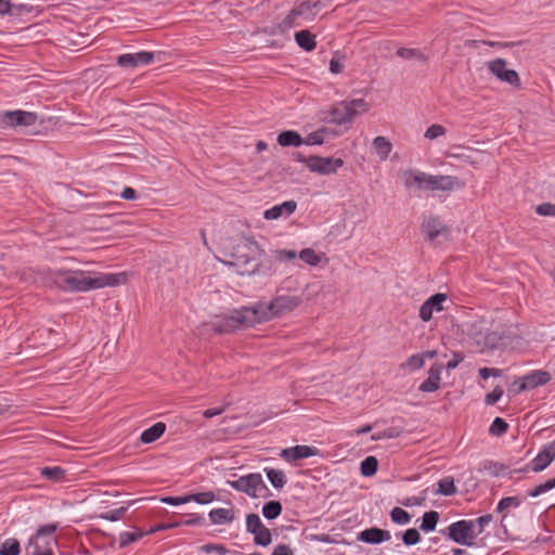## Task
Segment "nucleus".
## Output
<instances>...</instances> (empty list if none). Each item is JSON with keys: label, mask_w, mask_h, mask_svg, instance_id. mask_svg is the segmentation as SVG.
Masks as SVG:
<instances>
[{"label": "nucleus", "mask_w": 555, "mask_h": 555, "mask_svg": "<svg viewBox=\"0 0 555 555\" xmlns=\"http://www.w3.org/2000/svg\"><path fill=\"white\" fill-rule=\"evenodd\" d=\"M463 186L464 182H462L456 177L443 175L434 176L427 173V182L425 190L449 192L462 189Z\"/></svg>", "instance_id": "10"}, {"label": "nucleus", "mask_w": 555, "mask_h": 555, "mask_svg": "<svg viewBox=\"0 0 555 555\" xmlns=\"http://www.w3.org/2000/svg\"><path fill=\"white\" fill-rule=\"evenodd\" d=\"M209 519L212 524L222 525L232 522L234 511L232 508H215L209 512Z\"/></svg>", "instance_id": "22"}, {"label": "nucleus", "mask_w": 555, "mask_h": 555, "mask_svg": "<svg viewBox=\"0 0 555 555\" xmlns=\"http://www.w3.org/2000/svg\"><path fill=\"white\" fill-rule=\"evenodd\" d=\"M278 143L281 146H300L304 144V139L300 134L293 130L282 131L278 135Z\"/></svg>", "instance_id": "23"}, {"label": "nucleus", "mask_w": 555, "mask_h": 555, "mask_svg": "<svg viewBox=\"0 0 555 555\" xmlns=\"http://www.w3.org/2000/svg\"><path fill=\"white\" fill-rule=\"evenodd\" d=\"M282 513V505L279 501H270L262 507V515L267 519H275Z\"/></svg>", "instance_id": "32"}, {"label": "nucleus", "mask_w": 555, "mask_h": 555, "mask_svg": "<svg viewBox=\"0 0 555 555\" xmlns=\"http://www.w3.org/2000/svg\"><path fill=\"white\" fill-rule=\"evenodd\" d=\"M441 365H434L428 371V377L420 385V390L424 392L436 391L440 384Z\"/></svg>", "instance_id": "19"}, {"label": "nucleus", "mask_w": 555, "mask_h": 555, "mask_svg": "<svg viewBox=\"0 0 555 555\" xmlns=\"http://www.w3.org/2000/svg\"><path fill=\"white\" fill-rule=\"evenodd\" d=\"M225 408L227 406L224 405L221 408L207 409L206 411H204L203 415L206 418H210V417H214V416H217V415H220L221 413H223L225 411Z\"/></svg>", "instance_id": "63"}, {"label": "nucleus", "mask_w": 555, "mask_h": 555, "mask_svg": "<svg viewBox=\"0 0 555 555\" xmlns=\"http://www.w3.org/2000/svg\"><path fill=\"white\" fill-rule=\"evenodd\" d=\"M424 366V357L420 353L412 354L406 359L405 362L401 363L400 367L402 370L416 371Z\"/></svg>", "instance_id": "35"}, {"label": "nucleus", "mask_w": 555, "mask_h": 555, "mask_svg": "<svg viewBox=\"0 0 555 555\" xmlns=\"http://www.w3.org/2000/svg\"><path fill=\"white\" fill-rule=\"evenodd\" d=\"M434 312L435 310L430 307V305L427 301H425L420 308V318L424 322H428L433 318Z\"/></svg>", "instance_id": "56"}, {"label": "nucleus", "mask_w": 555, "mask_h": 555, "mask_svg": "<svg viewBox=\"0 0 555 555\" xmlns=\"http://www.w3.org/2000/svg\"><path fill=\"white\" fill-rule=\"evenodd\" d=\"M264 472L267 474L269 481L275 489L284 488V486L287 482V478L283 470L267 467L264 468Z\"/></svg>", "instance_id": "26"}, {"label": "nucleus", "mask_w": 555, "mask_h": 555, "mask_svg": "<svg viewBox=\"0 0 555 555\" xmlns=\"http://www.w3.org/2000/svg\"><path fill=\"white\" fill-rule=\"evenodd\" d=\"M447 300V295L442 293H437L429 297L426 301L430 305V307L435 310V312H440L443 310V302Z\"/></svg>", "instance_id": "47"}, {"label": "nucleus", "mask_w": 555, "mask_h": 555, "mask_svg": "<svg viewBox=\"0 0 555 555\" xmlns=\"http://www.w3.org/2000/svg\"><path fill=\"white\" fill-rule=\"evenodd\" d=\"M378 468V461L375 456H367L361 462L360 470L365 477H371L376 474Z\"/></svg>", "instance_id": "30"}, {"label": "nucleus", "mask_w": 555, "mask_h": 555, "mask_svg": "<svg viewBox=\"0 0 555 555\" xmlns=\"http://www.w3.org/2000/svg\"><path fill=\"white\" fill-rule=\"evenodd\" d=\"M373 147L375 149L379 158L382 160H386L392 150V144L387 138L379 135L373 140Z\"/></svg>", "instance_id": "25"}, {"label": "nucleus", "mask_w": 555, "mask_h": 555, "mask_svg": "<svg viewBox=\"0 0 555 555\" xmlns=\"http://www.w3.org/2000/svg\"><path fill=\"white\" fill-rule=\"evenodd\" d=\"M344 67V64L339 57H333L330 62V70L333 74H339Z\"/></svg>", "instance_id": "62"}, {"label": "nucleus", "mask_w": 555, "mask_h": 555, "mask_svg": "<svg viewBox=\"0 0 555 555\" xmlns=\"http://www.w3.org/2000/svg\"><path fill=\"white\" fill-rule=\"evenodd\" d=\"M390 518L398 525H406L411 521V515L401 507H393L390 512Z\"/></svg>", "instance_id": "37"}, {"label": "nucleus", "mask_w": 555, "mask_h": 555, "mask_svg": "<svg viewBox=\"0 0 555 555\" xmlns=\"http://www.w3.org/2000/svg\"><path fill=\"white\" fill-rule=\"evenodd\" d=\"M508 424L501 417L494 418L492 422L489 433L493 436H501L506 433Z\"/></svg>", "instance_id": "45"}, {"label": "nucleus", "mask_w": 555, "mask_h": 555, "mask_svg": "<svg viewBox=\"0 0 555 555\" xmlns=\"http://www.w3.org/2000/svg\"><path fill=\"white\" fill-rule=\"evenodd\" d=\"M502 375V370L500 369H494V367H481L479 370V376L482 378V379H487L489 378L490 376H494V377H499Z\"/></svg>", "instance_id": "57"}, {"label": "nucleus", "mask_w": 555, "mask_h": 555, "mask_svg": "<svg viewBox=\"0 0 555 555\" xmlns=\"http://www.w3.org/2000/svg\"><path fill=\"white\" fill-rule=\"evenodd\" d=\"M222 251L230 257V261H224L229 266L236 267L240 274H255L261 272L259 258L263 255V249L251 238L240 237L233 241L228 237L221 241Z\"/></svg>", "instance_id": "3"}, {"label": "nucleus", "mask_w": 555, "mask_h": 555, "mask_svg": "<svg viewBox=\"0 0 555 555\" xmlns=\"http://www.w3.org/2000/svg\"><path fill=\"white\" fill-rule=\"evenodd\" d=\"M402 430L399 427H388L383 431H378L372 435L371 439L373 441L382 440V439H392L397 438L401 435Z\"/></svg>", "instance_id": "39"}, {"label": "nucleus", "mask_w": 555, "mask_h": 555, "mask_svg": "<svg viewBox=\"0 0 555 555\" xmlns=\"http://www.w3.org/2000/svg\"><path fill=\"white\" fill-rule=\"evenodd\" d=\"M475 521V527H478V530L476 531L477 535L482 533L485 528L492 521V515L487 514L483 516L478 517Z\"/></svg>", "instance_id": "55"}, {"label": "nucleus", "mask_w": 555, "mask_h": 555, "mask_svg": "<svg viewBox=\"0 0 555 555\" xmlns=\"http://www.w3.org/2000/svg\"><path fill=\"white\" fill-rule=\"evenodd\" d=\"M397 55L405 60H425V55L417 49L399 48Z\"/></svg>", "instance_id": "42"}, {"label": "nucleus", "mask_w": 555, "mask_h": 555, "mask_svg": "<svg viewBox=\"0 0 555 555\" xmlns=\"http://www.w3.org/2000/svg\"><path fill=\"white\" fill-rule=\"evenodd\" d=\"M504 391L500 386H496L492 392L488 393L485 398V402L488 405H493L496 403L503 396Z\"/></svg>", "instance_id": "53"}, {"label": "nucleus", "mask_w": 555, "mask_h": 555, "mask_svg": "<svg viewBox=\"0 0 555 555\" xmlns=\"http://www.w3.org/2000/svg\"><path fill=\"white\" fill-rule=\"evenodd\" d=\"M272 555H294V551L286 544H279L273 550Z\"/></svg>", "instance_id": "61"}, {"label": "nucleus", "mask_w": 555, "mask_h": 555, "mask_svg": "<svg viewBox=\"0 0 555 555\" xmlns=\"http://www.w3.org/2000/svg\"><path fill=\"white\" fill-rule=\"evenodd\" d=\"M391 535L388 530H383L376 527L365 529L358 534V540L369 544H379L384 541L390 540Z\"/></svg>", "instance_id": "17"}, {"label": "nucleus", "mask_w": 555, "mask_h": 555, "mask_svg": "<svg viewBox=\"0 0 555 555\" xmlns=\"http://www.w3.org/2000/svg\"><path fill=\"white\" fill-rule=\"evenodd\" d=\"M296 159L304 163L307 168L319 175H332L335 173L343 165L341 158L334 157H321V156H304L300 153L297 154Z\"/></svg>", "instance_id": "6"}, {"label": "nucleus", "mask_w": 555, "mask_h": 555, "mask_svg": "<svg viewBox=\"0 0 555 555\" xmlns=\"http://www.w3.org/2000/svg\"><path fill=\"white\" fill-rule=\"evenodd\" d=\"M436 493L442 495H453L456 493V487L452 477H444L438 481Z\"/></svg>", "instance_id": "31"}, {"label": "nucleus", "mask_w": 555, "mask_h": 555, "mask_svg": "<svg viewBox=\"0 0 555 555\" xmlns=\"http://www.w3.org/2000/svg\"><path fill=\"white\" fill-rule=\"evenodd\" d=\"M446 132L447 130L443 126L434 124L425 131V138L429 140H435L439 137L444 135Z\"/></svg>", "instance_id": "50"}, {"label": "nucleus", "mask_w": 555, "mask_h": 555, "mask_svg": "<svg viewBox=\"0 0 555 555\" xmlns=\"http://www.w3.org/2000/svg\"><path fill=\"white\" fill-rule=\"evenodd\" d=\"M20 554V542L10 538L0 544V555H18Z\"/></svg>", "instance_id": "34"}, {"label": "nucleus", "mask_w": 555, "mask_h": 555, "mask_svg": "<svg viewBox=\"0 0 555 555\" xmlns=\"http://www.w3.org/2000/svg\"><path fill=\"white\" fill-rule=\"evenodd\" d=\"M520 503L521 502L517 496L503 498L498 504V511L503 512L511 506L518 507Z\"/></svg>", "instance_id": "52"}, {"label": "nucleus", "mask_w": 555, "mask_h": 555, "mask_svg": "<svg viewBox=\"0 0 555 555\" xmlns=\"http://www.w3.org/2000/svg\"><path fill=\"white\" fill-rule=\"evenodd\" d=\"M275 258L278 260H293L296 258L295 250L280 249L275 251Z\"/></svg>", "instance_id": "60"}, {"label": "nucleus", "mask_w": 555, "mask_h": 555, "mask_svg": "<svg viewBox=\"0 0 555 555\" xmlns=\"http://www.w3.org/2000/svg\"><path fill=\"white\" fill-rule=\"evenodd\" d=\"M263 527L260 517L257 514H248L246 517V529L250 533L259 531Z\"/></svg>", "instance_id": "44"}, {"label": "nucleus", "mask_w": 555, "mask_h": 555, "mask_svg": "<svg viewBox=\"0 0 555 555\" xmlns=\"http://www.w3.org/2000/svg\"><path fill=\"white\" fill-rule=\"evenodd\" d=\"M535 212L540 216L555 217V204L544 203L535 207Z\"/></svg>", "instance_id": "54"}, {"label": "nucleus", "mask_w": 555, "mask_h": 555, "mask_svg": "<svg viewBox=\"0 0 555 555\" xmlns=\"http://www.w3.org/2000/svg\"><path fill=\"white\" fill-rule=\"evenodd\" d=\"M54 284L65 292L83 293L105 286H117L127 281L125 272L95 273L83 270H56L53 271Z\"/></svg>", "instance_id": "2"}, {"label": "nucleus", "mask_w": 555, "mask_h": 555, "mask_svg": "<svg viewBox=\"0 0 555 555\" xmlns=\"http://www.w3.org/2000/svg\"><path fill=\"white\" fill-rule=\"evenodd\" d=\"M483 322L475 323L470 326L469 336L476 345L480 347V350L485 349H494L502 345H505V339L507 338L505 330H495L492 332L483 333Z\"/></svg>", "instance_id": "5"}, {"label": "nucleus", "mask_w": 555, "mask_h": 555, "mask_svg": "<svg viewBox=\"0 0 555 555\" xmlns=\"http://www.w3.org/2000/svg\"><path fill=\"white\" fill-rule=\"evenodd\" d=\"M229 486L236 491L243 492L250 498L259 496L260 491H268L261 474L251 473L248 475L241 476L236 480L228 481Z\"/></svg>", "instance_id": "7"}, {"label": "nucleus", "mask_w": 555, "mask_h": 555, "mask_svg": "<svg viewBox=\"0 0 555 555\" xmlns=\"http://www.w3.org/2000/svg\"><path fill=\"white\" fill-rule=\"evenodd\" d=\"M189 502H196L198 504H208L211 503L216 495L212 491H206V492H199V493H193L188 494Z\"/></svg>", "instance_id": "41"}, {"label": "nucleus", "mask_w": 555, "mask_h": 555, "mask_svg": "<svg viewBox=\"0 0 555 555\" xmlns=\"http://www.w3.org/2000/svg\"><path fill=\"white\" fill-rule=\"evenodd\" d=\"M488 69L498 79L505 81L512 86L519 85V76L514 69L506 68V61L504 59H496L487 63Z\"/></svg>", "instance_id": "12"}, {"label": "nucleus", "mask_w": 555, "mask_h": 555, "mask_svg": "<svg viewBox=\"0 0 555 555\" xmlns=\"http://www.w3.org/2000/svg\"><path fill=\"white\" fill-rule=\"evenodd\" d=\"M297 44L306 51H311L315 48L314 35L309 30H300L295 34Z\"/></svg>", "instance_id": "27"}, {"label": "nucleus", "mask_w": 555, "mask_h": 555, "mask_svg": "<svg viewBox=\"0 0 555 555\" xmlns=\"http://www.w3.org/2000/svg\"><path fill=\"white\" fill-rule=\"evenodd\" d=\"M146 534L144 531L140 529H135L133 532H121L119 535V546L125 547L128 544L135 542L140 538Z\"/></svg>", "instance_id": "38"}, {"label": "nucleus", "mask_w": 555, "mask_h": 555, "mask_svg": "<svg viewBox=\"0 0 555 555\" xmlns=\"http://www.w3.org/2000/svg\"><path fill=\"white\" fill-rule=\"evenodd\" d=\"M120 196L124 199L131 201V199H135L137 193H135V191L132 188L127 186V188L124 189V191L121 192Z\"/></svg>", "instance_id": "64"}, {"label": "nucleus", "mask_w": 555, "mask_h": 555, "mask_svg": "<svg viewBox=\"0 0 555 555\" xmlns=\"http://www.w3.org/2000/svg\"><path fill=\"white\" fill-rule=\"evenodd\" d=\"M423 231L428 236L429 240H435L439 235L447 232V228L441 224V222L436 218H429L423 224Z\"/></svg>", "instance_id": "21"}, {"label": "nucleus", "mask_w": 555, "mask_h": 555, "mask_svg": "<svg viewBox=\"0 0 555 555\" xmlns=\"http://www.w3.org/2000/svg\"><path fill=\"white\" fill-rule=\"evenodd\" d=\"M530 389H533L538 386L545 385L551 380L550 373L545 371H534L529 375L525 376Z\"/></svg>", "instance_id": "28"}, {"label": "nucleus", "mask_w": 555, "mask_h": 555, "mask_svg": "<svg viewBox=\"0 0 555 555\" xmlns=\"http://www.w3.org/2000/svg\"><path fill=\"white\" fill-rule=\"evenodd\" d=\"M301 301V298L298 296H276L269 304L260 302L254 307H243L233 310L220 320L214 321L211 328L219 334L246 328L292 312Z\"/></svg>", "instance_id": "1"}, {"label": "nucleus", "mask_w": 555, "mask_h": 555, "mask_svg": "<svg viewBox=\"0 0 555 555\" xmlns=\"http://www.w3.org/2000/svg\"><path fill=\"white\" fill-rule=\"evenodd\" d=\"M162 501L164 503H166V504H169V505H180V504L189 503L188 495H183V496H166V498H163Z\"/></svg>", "instance_id": "59"}, {"label": "nucleus", "mask_w": 555, "mask_h": 555, "mask_svg": "<svg viewBox=\"0 0 555 555\" xmlns=\"http://www.w3.org/2000/svg\"><path fill=\"white\" fill-rule=\"evenodd\" d=\"M126 511H127V507L126 506H121V507H119L117 509L109 511V512H106V513H102L100 515V518L106 519V520H109V521H117V520L122 518V516L125 515Z\"/></svg>", "instance_id": "51"}, {"label": "nucleus", "mask_w": 555, "mask_h": 555, "mask_svg": "<svg viewBox=\"0 0 555 555\" xmlns=\"http://www.w3.org/2000/svg\"><path fill=\"white\" fill-rule=\"evenodd\" d=\"M448 535L455 543L461 545H473V540L477 537L475 521L459 520L448 527Z\"/></svg>", "instance_id": "8"}, {"label": "nucleus", "mask_w": 555, "mask_h": 555, "mask_svg": "<svg viewBox=\"0 0 555 555\" xmlns=\"http://www.w3.org/2000/svg\"><path fill=\"white\" fill-rule=\"evenodd\" d=\"M555 488V477L552 479L546 480L545 482L530 489L528 491V495L531 498H537L547 491H551Z\"/></svg>", "instance_id": "40"}, {"label": "nucleus", "mask_w": 555, "mask_h": 555, "mask_svg": "<svg viewBox=\"0 0 555 555\" xmlns=\"http://www.w3.org/2000/svg\"><path fill=\"white\" fill-rule=\"evenodd\" d=\"M325 132H326L325 129H320L318 131L309 133L306 137V139H304V144H307V145L322 144L324 142Z\"/></svg>", "instance_id": "48"}, {"label": "nucleus", "mask_w": 555, "mask_h": 555, "mask_svg": "<svg viewBox=\"0 0 555 555\" xmlns=\"http://www.w3.org/2000/svg\"><path fill=\"white\" fill-rule=\"evenodd\" d=\"M65 470L62 467H43L41 468V476L46 479L60 481L64 478Z\"/></svg>", "instance_id": "36"}, {"label": "nucleus", "mask_w": 555, "mask_h": 555, "mask_svg": "<svg viewBox=\"0 0 555 555\" xmlns=\"http://www.w3.org/2000/svg\"><path fill=\"white\" fill-rule=\"evenodd\" d=\"M404 185L406 188L426 189L427 173L422 171L409 170L404 172Z\"/></svg>", "instance_id": "20"}, {"label": "nucleus", "mask_w": 555, "mask_h": 555, "mask_svg": "<svg viewBox=\"0 0 555 555\" xmlns=\"http://www.w3.org/2000/svg\"><path fill=\"white\" fill-rule=\"evenodd\" d=\"M38 116L33 112L12 111L5 112L1 116V122L4 127L22 128L29 127L36 124Z\"/></svg>", "instance_id": "9"}, {"label": "nucleus", "mask_w": 555, "mask_h": 555, "mask_svg": "<svg viewBox=\"0 0 555 555\" xmlns=\"http://www.w3.org/2000/svg\"><path fill=\"white\" fill-rule=\"evenodd\" d=\"M166 425L162 422L154 424L141 434V441L143 443H152L156 441L165 433Z\"/></svg>", "instance_id": "24"}, {"label": "nucleus", "mask_w": 555, "mask_h": 555, "mask_svg": "<svg viewBox=\"0 0 555 555\" xmlns=\"http://www.w3.org/2000/svg\"><path fill=\"white\" fill-rule=\"evenodd\" d=\"M202 551L205 553L217 552L219 555H224L228 552V550L221 544H205L202 546Z\"/></svg>", "instance_id": "58"}, {"label": "nucleus", "mask_w": 555, "mask_h": 555, "mask_svg": "<svg viewBox=\"0 0 555 555\" xmlns=\"http://www.w3.org/2000/svg\"><path fill=\"white\" fill-rule=\"evenodd\" d=\"M319 453V450L314 447L309 446H295L292 448L283 449L280 456L286 462H296L302 459L314 456Z\"/></svg>", "instance_id": "14"}, {"label": "nucleus", "mask_w": 555, "mask_h": 555, "mask_svg": "<svg viewBox=\"0 0 555 555\" xmlns=\"http://www.w3.org/2000/svg\"><path fill=\"white\" fill-rule=\"evenodd\" d=\"M345 102L348 108H350V113L353 118L359 114L366 113L370 108V105L363 99H354Z\"/></svg>", "instance_id": "33"}, {"label": "nucleus", "mask_w": 555, "mask_h": 555, "mask_svg": "<svg viewBox=\"0 0 555 555\" xmlns=\"http://www.w3.org/2000/svg\"><path fill=\"white\" fill-rule=\"evenodd\" d=\"M255 543L257 545L267 546L271 543V532L267 527H262L259 531L254 533Z\"/></svg>", "instance_id": "46"}, {"label": "nucleus", "mask_w": 555, "mask_h": 555, "mask_svg": "<svg viewBox=\"0 0 555 555\" xmlns=\"http://www.w3.org/2000/svg\"><path fill=\"white\" fill-rule=\"evenodd\" d=\"M154 59V55L152 52H138L134 54H122L119 55L117 59V64L122 67H137L139 65H147L150 64Z\"/></svg>", "instance_id": "15"}, {"label": "nucleus", "mask_w": 555, "mask_h": 555, "mask_svg": "<svg viewBox=\"0 0 555 555\" xmlns=\"http://www.w3.org/2000/svg\"><path fill=\"white\" fill-rule=\"evenodd\" d=\"M439 520V513L436 511L426 512L423 515V520L421 524V529L425 532H429L435 530L437 522Z\"/></svg>", "instance_id": "29"}, {"label": "nucleus", "mask_w": 555, "mask_h": 555, "mask_svg": "<svg viewBox=\"0 0 555 555\" xmlns=\"http://www.w3.org/2000/svg\"><path fill=\"white\" fill-rule=\"evenodd\" d=\"M353 117L345 101L338 103L331 111L330 121L337 125L350 124Z\"/></svg>", "instance_id": "18"}, {"label": "nucleus", "mask_w": 555, "mask_h": 555, "mask_svg": "<svg viewBox=\"0 0 555 555\" xmlns=\"http://www.w3.org/2000/svg\"><path fill=\"white\" fill-rule=\"evenodd\" d=\"M299 258L310 266H317L321 261V257L312 248L302 249Z\"/></svg>", "instance_id": "43"}, {"label": "nucleus", "mask_w": 555, "mask_h": 555, "mask_svg": "<svg viewBox=\"0 0 555 555\" xmlns=\"http://www.w3.org/2000/svg\"><path fill=\"white\" fill-rule=\"evenodd\" d=\"M321 10V2L319 0H305L300 1L289 12V14L281 23L283 30L293 27L302 26L306 23L312 22Z\"/></svg>", "instance_id": "4"}, {"label": "nucleus", "mask_w": 555, "mask_h": 555, "mask_svg": "<svg viewBox=\"0 0 555 555\" xmlns=\"http://www.w3.org/2000/svg\"><path fill=\"white\" fill-rule=\"evenodd\" d=\"M555 460V440L543 446L538 455L527 465L533 473L544 470Z\"/></svg>", "instance_id": "13"}, {"label": "nucleus", "mask_w": 555, "mask_h": 555, "mask_svg": "<svg viewBox=\"0 0 555 555\" xmlns=\"http://www.w3.org/2000/svg\"><path fill=\"white\" fill-rule=\"evenodd\" d=\"M56 525L48 524L40 527L36 535L31 537L27 545V550H35V541H37L38 550H49L56 544L54 532Z\"/></svg>", "instance_id": "11"}, {"label": "nucleus", "mask_w": 555, "mask_h": 555, "mask_svg": "<svg viewBox=\"0 0 555 555\" xmlns=\"http://www.w3.org/2000/svg\"><path fill=\"white\" fill-rule=\"evenodd\" d=\"M421 540V534L420 532L414 529V528H410L408 529L403 535H402V541L405 545H415L420 542Z\"/></svg>", "instance_id": "49"}, {"label": "nucleus", "mask_w": 555, "mask_h": 555, "mask_svg": "<svg viewBox=\"0 0 555 555\" xmlns=\"http://www.w3.org/2000/svg\"><path fill=\"white\" fill-rule=\"evenodd\" d=\"M297 208L295 201H286L280 205H275L263 212V218L267 220H276L281 217L291 216Z\"/></svg>", "instance_id": "16"}]
</instances>
